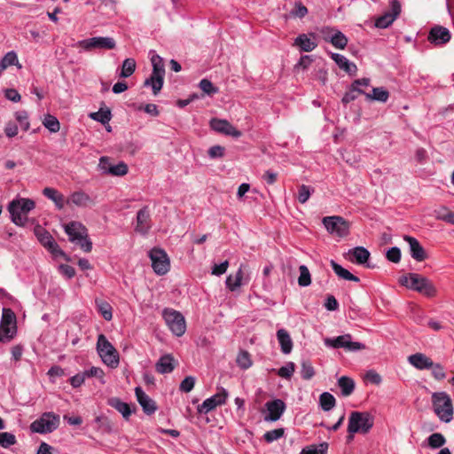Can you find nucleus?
I'll list each match as a JSON object with an SVG mask.
<instances>
[{
	"label": "nucleus",
	"instance_id": "obj_1",
	"mask_svg": "<svg viewBox=\"0 0 454 454\" xmlns=\"http://www.w3.org/2000/svg\"><path fill=\"white\" fill-rule=\"evenodd\" d=\"M35 207L33 200L27 198H16L8 205L12 222L17 226H25L27 222V215Z\"/></svg>",
	"mask_w": 454,
	"mask_h": 454
},
{
	"label": "nucleus",
	"instance_id": "obj_2",
	"mask_svg": "<svg viewBox=\"0 0 454 454\" xmlns=\"http://www.w3.org/2000/svg\"><path fill=\"white\" fill-rule=\"evenodd\" d=\"M399 283L406 288L416 291L427 297L436 295V288L434 284L426 277L417 273H408L400 278Z\"/></svg>",
	"mask_w": 454,
	"mask_h": 454
},
{
	"label": "nucleus",
	"instance_id": "obj_3",
	"mask_svg": "<svg viewBox=\"0 0 454 454\" xmlns=\"http://www.w3.org/2000/svg\"><path fill=\"white\" fill-rule=\"evenodd\" d=\"M65 231L71 242L76 244L80 248L89 253L92 249V242L88 237L86 227L79 223L73 221L65 225Z\"/></svg>",
	"mask_w": 454,
	"mask_h": 454
},
{
	"label": "nucleus",
	"instance_id": "obj_4",
	"mask_svg": "<svg viewBox=\"0 0 454 454\" xmlns=\"http://www.w3.org/2000/svg\"><path fill=\"white\" fill-rule=\"evenodd\" d=\"M433 409L439 419L449 423L453 418V405L450 395L444 392L432 394Z\"/></svg>",
	"mask_w": 454,
	"mask_h": 454
},
{
	"label": "nucleus",
	"instance_id": "obj_5",
	"mask_svg": "<svg viewBox=\"0 0 454 454\" xmlns=\"http://www.w3.org/2000/svg\"><path fill=\"white\" fill-rule=\"evenodd\" d=\"M374 419L369 412L352 411L348 419V432L351 434H367L373 427Z\"/></svg>",
	"mask_w": 454,
	"mask_h": 454
},
{
	"label": "nucleus",
	"instance_id": "obj_6",
	"mask_svg": "<svg viewBox=\"0 0 454 454\" xmlns=\"http://www.w3.org/2000/svg\"><path fill=\"white\" fill-rule=\"evenodd\" d=\"M97 351L103 363L111 368L119 365V354L104 334H99L97 340Z\"/></svg>",
	"mask_w": 454,
	"mask_h": 454
},
{
	"label": "nucleus",
	"instance_id": "obj_7",
	"mask_svg": "<svg viewBox=\"0 0 454 454\" xmlns=\"http://www.w3.org/2000/svg\"><path fill=\"white\" fill-rule=\"evenodd\" d=\"M59 425V417L53 412H44L39 419L33 421L30 429L34 433L48 434L53 432Z\"/></svg>",
	"mask_w": 454,
	"mask_h": 454
},
{
	"label": "nucleus",
	"instance_id": "obj_8",
	"mask_svg": "<svg viewBox=\"0 0 454 454\" xmlns=\"http://www.w3.org/2000/svg\"><path fill=\"white\" fill-rule=\"evenodd\" d=\"M164 320L169 330L177 337L184 335L186 330V324L184 316L174 309H165L163 310Z\"/></svg>",
	"mask_w": 454,
	"mask_h": 454
},
{
	"label": "nucleus",
	"instance_id": "obj_9",
	"mask_svg": "<svg viewBox=\"0 0 454 454\" xmlns=\"http://www.w3.org/2000/svg\"><path fill=\"white\" fill-rule=\"evenodd\" d=\"M325 345L328 348H344L348 351H358L361 349H364V344L353 341L352 336L349 333L340 335L334 338H326L324 340Z\"/></svg>",
	"mask_w": 454,
	"mask_h": 454
},
{
	"label": "nucleus",
	"instance_id": "obj_10",
	"mask_svg": "<svg viewBox=\"0 0 454 454\" xmlns=\"http://www.w3.org/2000/svg\"><path fill=\"white\" fill-rule=\"evenodd\" d=\"M149 257L152 261L153 270L157 275L163 276L168 272L170 262L167 253L163 249L157 247L152 248L149 252Z\"/></svg>",
	"mask_w": 454,
	"mask_h": 454
},
{
	"label": "nucleus",
	"instance_id": "obj_11",
	"mask_svg": "<svg viewBox=\"0 0 454 454\" xmlns=\"http://www.w3.org/2000/svg\"><path fill=\"white\" fill-rule=\"evenodd\" d=\"M323 224L328 232L345 237L349 232V223L341 216H325Z\"/></svg>",
	"mask_w": 454,
	"mask_h": 454
},
{
	"label": "nucleus",
	"instance_id": "obj_12",
	"mask_svg": "<svg viewBox=\"0 0 454 454\" xmlns=\"http://www.w3.org/2000/svg\"><path fill=\"white\" fill-rule=\"evenodd\" d=\"M77 45L84 51H91L93 49L112 50L116 46V43L113 37L109 36H95L77 43Z\"/></svg>",
	"mask_w": 454,
	"mask_h": 454
},
{
	"label": "nucleus",
	"instance_id": "obj_13",
	"mask_svg": "<svg viewBox=\"0 0 454 454\" xmlns=\"http://www.w3.org/2000/svg\"><path fill=\"white\" fill-rule=\"evenodd\" d=\"M217 389L218 391L216 394L204 400L203 403L197 407L199 413L207 414L215 407L225 403L229 395L228 391L222 387Z\"/></svg>",
	"mask_w": 454,
	"mask_h": 454
},
{
	"label": "nucleus",
	"instance_id": "obj_14",
	"mask_svg": "<svg viewBox=\"0 0 454 454\" xmlns=\"http://www.w3.org/2000/svg\"><path fill=\"white\" fill-rule=\"evenodd\" d=\"M390 10L386 12L375 20V27L387 28L397 19L401 12V4L398 0H390Z\"/></svg>",
	"mask_w": 454,
	"mask_h": 454
},
{
	"label": "nucleus",
	"instance_id": "obj_15",
	"mask_svg": "<svg viewBox=\"0 0 454 454\" xmlns=\"http://www.w3.org/2000/svg\"><path fill=\"white\" fill-rule=\"evenodd\" d=\"M249 280L247 266L241 264L234 276L230 275L227 277L225 284L227 288L233 292L240 287L241 285L247 284Z\"/></svg>",
	"mask_w": 454,
	"mask_h": 454
},
{
	"label": "nucleus",
	"instance_id": "obj_16",
	"mask_svg": "<svg viewBox=\"0 0 454 454\" xmlns=\"http://www.w3.org/2000/svg\"><path fill=\"white\" fill-rule=\"evenodd\" d=\"M321 33L325 35V41L330 42L335 48L343 50L348 44L347 36L340 30L333 27H325L321 29Z\"/></svg>",
	"mask_w": 454,
	"mask_h": 454
},
{
	"label": "nucleus",
	"instance_id": "obj_17",
	"mask_svg": "<svg viewBox=\"0 0 454 454\" xmlns=\"http://www.w3.org/2000/svg\"><path fill=\"white\" fill-rule=\"evenodd\" d=\"M265 421L275 422L280 419L286 411V403L281 399H275L265 403Z\"/></svg>",
	"mask_w": 454,
	"mask_h": 454
},
{
	"label": "nucleus",
	"instance_id": "obj_18",
	"mask_svg": "<svg viewBox=\"0 0 454 454\" xmlns=\"http://www.w3.org/2000/svg\"><path fill=\"white\" fill-rule=\"evenodd\" d=\"M151 214L148 206H144L137 213V223L135 231L142 235H145L149 232L152 223Z\"/></svg>",
	"mask_w": 454,
	"mask_h": 454
},
{
	"label": "nucleus",
	"instance_id": "obj_19",
	"mask_svg": "<svg viewBox=\"0 0 454 454\" xmlns=\"http://www.w3.org/2000/svg\"><path fill=\"white\" fill-rule=\"evenodd\" d=\"M210 127L216 132L233 137H239L241 136V132L226 120L214 118L210 121Z\"/></svg>",
	"mask_w": 454,
	"mask_h": 454
},
{
	"label": "nucleus",
	"instance_id": "obj_20",
	"mask_svg": "<svg viewBox=\"0 0 454 454\" xmlns=\"http://www.w3.org/2000/svg\"><path fill=\"white\" fill-rule=\"evenodd\" d=\"M135 395L138 403L142 407L143 411L146 415H152L157 411L156 403L145 393L142 387H137L135 388Z\"/></svg>",
	"mask_w": 454,
	"mask_h": 454
},
{
	"label": "nucleus",
	"instance_id": "obj_21",
	"mask_svg": "<svg viewBox=\"0 0 454 454\" xmlns=\"http://www.w3.org/2000/svg\"><path fill=\"white\" fill-rule=\"evenodd\" d=\"M450 32L442 26H435L431 28L427 39L434 45H442L450 40Z\"/></svg>",
	"mask_w": 454,
	"mask_h": 454
},
{
	"label": "nucleus",
	"instance_id": "obj_22",
	"mask_svg": "<svg viewBox=\"0 0 454 454\" xmlns=\"http://www.w3.org/2000/svg\"><path fill=\"white\" fill-rule=\"evenodd\" d=\"M315 39L316 35L314 33L301 34L294 39V46L298 47L301 51L310 52L317 47Z\"/></svg>",
	"mask_w": 454,
	"mask_h": 454
},
{
	"label": "nucleus",
	"instance_id": "obj_23",
	"mask_svg": "<svg viewBox=\"0 0 454 454\" xmlns=\"http://www.w3.org/2000/svg\"><path fill=\"white\" fill-rule=\"evenodd\" d=\"M370 252L364 247H356L347 253V259L358 265H364L370 258Z\"/></svg>",
	"mask_w": 454,
	"mask_h": 454
},
{
	"label": "nucleus",
	"instance_id": "obj_24",
	"mask_svg": "<svg viewBox=\"0 0 454 454\" xmlns=\"http://www.w3.org/2000/svg\"><path fill=\"white\" fill-rule=\"evenodd\" d=\"M403 239L408 243L411 256L417 262H422L427 259V254L424 247L420 245L417 239L404 235Z\"/></svg>",
	"mask_w": 454,
	"mask_h": 454
},
{
	"label": "nucleus",
	"instance_id": "obj_25",
	"mask_svg": "<svg viewBox=\"0 0 454 454\" xmlns=\"http://www.w3.org/2000/svg\"><path fill=\"white\" fill-rule=\"evenodd\" d=\"M408 362L418 370H429L433 361L423 353H415L408 356Z\"/></svg>",
	"mask_w": 454,
	"mask_h": 454
},
{
	"label": "nucleus",
	"instance_id": "obj_26",
	"mask_svg": "<svg viewBox=\"0 0 454 454\" xmlns=\"http://www.w3.org/2000/svg\"><path fill=\"white\" fill-rule=\"evenodd\" d=\"M36 235L41 244L48 248L51 253L54 254L61 253L59 245L49 232L44 230L36 231Z\"/></svg>",
	"mask_w": 454,
	"mask_h": 454
},
{
	"label": "nucleus",
	"instance_id": "obj_27",
	"mask_svg": "<svg viewBox=\"0 0 454 454\" xmlns=\"http://www.w3.org/2000/svg\"><path fill=\"white\" fill-rule=\"evenodd\" d=\"M67 204H73L76 207H86L93 203L89 194L82 191H77L71 193L67 200Z\"/></svg>",
	"mask_w": 454,
	"mask_h": 454
},
{
	"label": "nucleus",
	"instance_id": "obj_28",
	"mask_svg": "<svg viewBox=\"0 0 454 454\" xmlns=\"http://www.w3.org/2000/svg\"><path fill=\"white\" fill-rule=\"evenodd\" d=\"M332 59L336 65L348 74H355L357 67L355 63L349 61L344 55L340 53H331Z\"/></svg>",
	"mask_w": 454,
	"mask_h": 454
},
{
	"label": "nucleus",
	"instance_id": "obj_29",
	"mask_svg": "<svg viewBox=\"0 0 454 454\" xmlns=\"http://www.w3.org/2000/svg\"><path fill=\"white\" fill-rule=\"evenodd\" d=\"M43 194L49 200L54 202L55 207L61 210L65 207V204L67 203V200L64 197V195L59 192L58 190L51 188V187H45L43 190Z\"/></svg>",
	"mask_w": 454,
	"mask_h": 454
},
{
	"label": "nucleus",
	"instance_id": "obj_30",
	"mask_svg": "<svg viewBox=\"0 0 454 454\" xmlns=\"http://www.w3.org/2000/svg\"><path fill=\"white\" fill-rule=\"evenodd\" d=\"M277 339L280 345V349L283 354H290L293 349V340L289 333L282 328L277 332Z\"/></svg>",
	"mask_w": 454,
	"mask_h": 454
},
{
	"label": "nucleus",
	"instance_id": "obj_31",
	"mask_svg": "<svg viewBox=\"0 0 454 454\" xmlns=\"http://www.w3.org/2000/svg\"><path fill=\"white\" fill-rule=\"evenodd\" d=\"M155 368L160 374L170 373L175 369L173 356L171 355L162 356L156 363Z\"/></svg>",
	"mask_w": 454,
	"mask_h": 454
},
{
	"label": "nucleus",
	"instance_id": "obj_32",
	"mask_svg": "<svg viewBox=\"0 0 454 454\" xmlns=\"http://www.w3.org/2000/svg\"><path fill=\"white\" fill-rule=\"evenodd\" d=\"M364 96L368 101L386 103L389 98V92L384 87H375L372 88V93L365 92Z\"/></svg>",
	"mask_w": 454,
	"mask_h": 454
},
{
	"label": "nucleus",
	"instance_id": "obj_33",
	"mask_svg": "<svg viewBox=\"0 0 454 454\" xmlns=\"http://www.w3.org/2000/svg\"><path fill=\"white\" fill-rule=\"evenodd\" d=\"M108 404L118 411L125 419H129L132 413L129 404L122 402L120 398L113 397L109 399Z\"/></svg>",
	"mask_w": 454,
	"mask_h": 454
},
{
	"label": "nucleus",
	"instance_id": "obj_34",
	"mask_svg": "<svg viewBox=\"0 0 454 454\" xmlns=\"http://www.w3.org/2000/svg\"><path fill=\"white\" fill-rule=\"evenodd\" d=\"M163 83L164 76L152 74L151 76L145 81L144 86L151 87L153 95L156 96L161 90Z\"/></svg>",
	"mask_w": 454,
	"mask_h": 454
},
{
	"label": "nucleus",
	"instance_id": "obj_35",
	"mask_svg": "<svg viewBox=\"0 0 454 454\" xmlns=\"http://www.w3.org/2000/svg\"><path fill=\"white\" fill-rule=\"evenodd\" d=\"M331 266L334 273L340 278L348 280V281H354V282H359L360 279L358 277L353 275L351 272H349L348 270L343 268L341 265L334 262L333 260L331 261Z\"/></svg>",
	"mask_w": 454,
	"mask_h": 454
},
{
	"label": "nucleus",
	"instance_id": "obj_36",
	"mask_svg": "<svg viewBox=\"0 0 454 454\" xmlns=\"http://www.w3.org/2000/svg\"><path fill=\"white\" fill-rule=\"evenodd\" d=\"M149 55L151 57V63L153 66V74H158L164 76L165 75V67H164V62L160 56H159L155 51H150Z\"/></svg>",
	"mask_w": 454,
	"mask_h": 454
},
{
	"label": "nucleus",
	"instance_id": "obj_37",
	"mask_svg": "<svg viewBox=\"0 0 454 454\" xmlns=\"http://www.w3.org/2000/svg\"><path fill=\"white\" fill-rule=\"evenodd\" d=\"M338 386L340 388L343 396L350 395L355 389V381L347 376H341L338 380Z\"/></svg>",
	"mask_w": 454,
	"mask_h": 454
},
{
	"label": "nucleus",
	"instance_id": "obj_38",
	"mask_svg": "<svg viewBox=\"0 0 454 454\" xmlns=\"http://www.w3.org/2000/svg\"><path fill=\"white\" fill-rule=\"evenodd\" d=\"M90 118L102 124H108L112 119L111 110L109 108H100L98 112L90 113Z\"/></svg>",
	"mask_w": 454,
	"mask_h": 454
},
{
	"label": "nucleus",
	"instance_id": "obj_39",
	"mask_svg": "<svg viewBox=\"0 0 454 454\" xmlns=\"http://www.w3.org/2000/svg\"><path fill=\"white\" fill-rule=\"evenodd\" d=\"M135 70H136L135 59H131V58L126 59L122 62L121 72L119 73V77L128 78L133 74Z\"/></svg>",
	"mask_w": 454,
	"mask_h": 454
},
{
	"label": "nucleus",
	"instance_id": "obj_40",
	"mask_svg": "<svg viewBox=\"0 0 454 454\" xmlns=\"http://www.w3.org/2000/svg\"><path fill=\"white\" fill-rule=\"evenodd\" d=\"M319 403L323 411H329L335 406V397L329 392H324L319 396Z\"/></svg>",
	"mask_w": 454,
	"mask_h": 454
},
{
	"label": "nucleus",
	"instance_id": "obj_41",
	"mask_svg": "<svg viewBox=\"0 0 454 454\" xmlns=\"http://www.w3.org/2000/svg\"><path fill=\"white\" fill-rule=\"evenodd\" d=\"M16 334L15 325H6L0 324V342H9Z\"/></svg>",
	"mask_w": 454,
	"mask_h": 454
},
{
	"label": "nucleus",
	"instance_id": "obj_42",
	"mask_svg": "<svg viewBox=\"0 0 454 454\" xmlns=\"http://www.w3.org/2000/svg\"><path fill=\"white\" fill-rule=\"evenodd\" d=\"M43 125L51 133H57L60 129V123L57 117L50 114L44 115Z\"/></svg>",
	"mask_w": 454,
	"mask_h": 454
},
{
	"label": "nucleus",
	"instance_id": "obj_43",
	"mask_svg": "<svg viewBox=\"0 0 454 454\" xmlns=\"http://www.w3.org/2000/svg\"><path fill=\"white\" fill-rule=\"evenodd\" d=\"M0 64L2 68L6 69L11 66H17L21 68V65L19 63L18 55L14 51H8L1 59Z\"/></svg>",
	"mask_w": 454,
	"mask_h": 454
},
{
	"label": "nucleus",
	"instance_id": "obj_44",
	"mask_svg": "<svg viewBox=\"0 0 454 454\" xmlns=\"http://www.w3.org/2000/svg\"><path fill=\"white\" fill-rule=\"evenodd\" d=\"M328 443L324 442L318 445H309L303 448L300 454H327Z\"/></svg>",
	"mask_w": 454,
	"mask_h": 454
},
{
	"label": "nucleus",
	"instance_id": "obj_45",
	"mask_svg": "<svg viewBox=\"0 0 454 454\" xmlns=\"http://www.w3.org/2000/svg\"><path fill=\"white\" fill-rule=\"evenodd\" d=\"M364 95L365 91L363 89H356L351 84L348 90L343 95L341 102L347 105L358 98V95Z\"/></svg>",
	"mask_w": 454,
	"mask_h": 454
},
{
	"label": "nucleus",
	"instance_id": "obj_46",
	"mask_svg": "<svg viewBox=\"0 0 454 454\" xmlns=\"http://www.w3.org/2000/svg\"><path fill=\"white\" fill-rule=\"evenodd\" d=\"M446 442V439L441 433H434L427 438V444L432 449L442 447Z\"/></svg>",
	"mask_w": 454,
	"mask_h": 454
},
{
	"label": "nucleus",
	"instance_id": "obj_47",
	"mask_svg": "<svg viewBox=\"0 0 454 454\" xmlns=\"http://www.w3.org/2000/svg\"><path fill=\"white\" fill-rule=\"evenodd\" d=\"M16 121L20 123L21 129L27 131L30 128L29 116L26 110H20L14 113Z\"/></svg>",
	"mask_w": 454,
	"mask_h": 454
},
{
	"label": "nucleus",
	"instance_id": "obj_48",
	"mask_svg": "<svg viewBox=\"0 0 454 454\" xmlns=\"http://www.w3.org/2000/svg\"><path fill=\"white\" fill-rule=\"evenodd\" d=\"M299 271L298 285L302 287L309 286L311 284V276L308 267L306 265H301Z\"/></svg>",
	"mask_w": 454,
	"mask_h": 454
},
{
	"label": "nucleus",
	"instance_id": "obj_49",
	"mask_svg": "<svg viewBox=\"0 0 454 454\" xmlns=\"http://www.w3.org/2000/svg\"><path fill=\"white\" fill-rule=\"evenodd\" d=\"M237 364L242 369L247 370L252 366L250 354L246 350H241L236 359Z\"/></svg>",
	"mask_w": 454,
	"mask_h": 454
},
{
	"label": "nucleus",
	"instance_id": "obj_50",
	"mask_svg": "<svg viewBox=\"0 0 454 454\" xmlns=\"http://www.w3.org/2000/svg\"><path fill=\"white\" fill-rule=\"evenodd\" d=\"M97 308L98 312L106 320L110 321L113 317L112 307L105 301H96Z\"/></svg>",
	"mask_w": 454,
	"mask_h": 454
},
{
	"label": "nucleus",
	"instance_id": "obj_51",
	"mask_svg": "<svg viewBox=\"0 0 454 454\" xmlns=\"http://www.w3.org/2000/svg\"><path fill=\"white\" fill-rule=\"evenodd\" d=\"M315 375L314 368L309 360H303L301 364V376L303 380H309Z\"/></svg>",
	"mask_w": 454,
	"mask_h": 454
},
{
	"label": "nucleus",
	"instance_id": "obj_52",
	"mask_svg": "<svg viewBox=\"0 0 454 454\" xmlns=\"http://www.w3.org/2000/svg\"><path fill=\"white\" fill-rule=\"evenodd\" d=\"M199 87L205 94L208 96H213L219 91V89L207 79H202L199 83Z\"/></svg>",
	"mask_w": 454,
	"mask_h": 454
},
{
	"label": "nucleus",
	"instance_id": "obj_53",
	"mask_svg": "<svg viewBox=\"0 0 454 454\" xmlns=\"http://www.w3.org/2000/svg\"><path fill=\"white\" fill-rule=\"evenodd\" d=\"M285 434V429L284 428H276V429H273V430H270V431H267L264 434H263V439L266 442L268 443H271L273 442L274 441H277L278 439H280L281 437H283Z\"/></svg>",
	"mask_w": 454,
	"mask_h": 454
},
{
	"label": "nucleus",
	"instance_id": "obj_54",
	"mask_svg": "<svg viewBox=\"0 0 454 454\" xmlns=\"http://www.w3.org/2000/svg\"><path fill=\"white\" fill-rule=\"evenodd\" d=\"M128 165L123 161L119 162L116 165H113L110 168H108V175L114 176H122L128 173Z\"/></svg>",
	"mask_w": 454,
	"mask_h": 454
},
{
	"label": "nucleus",
	"instance_id": "obj_55",
	"mask_svg": "<svg viewBox=\"0 0 454 454\" xmlns=\"http://www.w3.org/2000/svg\"><path fill=\"white\" fill-rule=\"evenodd\" d=\"M295 371V364L293 362H287L278 371V375L283 379H290Z\"/></svg>",
	"mask_w": 454,
	"mask_h": 454
},
{
	"label": "nucleus",
	"instance_id": "obj_56",
	"mask_svg": "<svg viewBox=\"0 0 454 454\" xmlns=\"http://www.w3.org/2000/svg\"><path fill=\"white\" fill-rule=\"evenodd\" d=\"M17 442L16 437L13 434L9 432L0 433V446L3 448H9Z\"/></svg>",
	"mask_w": 454,
	"mask_h": 454
},
{
	"label": "nucleus",
	"instance_id": "obj_57",
	"mask_svg": "<svg viewBox=\"0 0 454 454\" xmlns=\"http://www.w3.org/2000/svg\"><path fill=\"white\" fill-rule=\"evenodd\" d=\"M308 14L307 7L301 2L294 4V9L290 12V15L294 18L302 19Z\"/></svg>",
	"mask_w": 454,
	"mask_h": 454
},
{
	"label": "nucleus",
	"instance_id": "obj_58",
	"mask_svg": "<svg viewBox=\"0 0 454 454\" xmlns=\"http://www.w3.org/2000/svg\"><path fill=\"white\" fill-rule=\"evenodd\" d=\"M432 375L436 380H442L446 378V372L443 366L441 364H434L430 367Z\"/></svg>",
	"mask_w": 454,
	"mask_h": 454
},
{
	"label": "nucleus",
	"instance_id": "obj_59",
	"mask_svg": "<svg viewBox=\"0 0 454 454\" xmlns=\"http://www.w3.org/2000/svg\"><path fill=\"white\" fill-rule=\"evenodd\" d=\"M0 324L15 325V315L10 309H3V315Z\"/></svg>",
	"mask_w": 454,
	"mask_h": 454
},
{
	"label": "nucleus",
	"instance_id": "obj_60",
	"mask_svg": "<svg viewBox=\"0 0 454 454\" xmlns=\"http://www.w3.org/2000/svg\"><path fill=\"white\" fill-rule=\"evenodd\" d=\"M195 385V378L192 376L185 377L180 383L179 389L182 392L189 393L192 390Z\"/></svg>",
	"mask_w": 454,
	"mask_h": 454
},
{
	"label": "nucleus",
	"instance_id": "obj_61",
	"mask_svg": "<svg viewBox=\"0 0 454 454\" xmlns=\"http://www.w3.org/2000/svg\"><path fill=\"white\" fill-rule=\"evenodd\" d=\"M386 257L389 262L398 263L401 260V250L397 247L389 248L386 253Z\"/></svg>",
	"mask_w": 454,
	"mask_h": 454
},
{
	"label": "nucleus",
	"instance_id": "obj_62",
	"mask_svg": "<svg viewBox=\"0 0 454 454\" xmlns=\"http://www.w3.org/2000/svg\"><path fill=\"white\" fill-rule=\"evenodd\" d=\"M83 372H84L86 378L95 377V378L101 380L102 383H105V381L103 380L105 373H104V371L100 367L92 366L91 368L84 371Z\"/></svg>",
	"mask_w": 454,
	"mask_h": 454
},
{
	"label": "nucleus",
	"instance_id": "obj_63",
	"mask_svg": "<svg viewBox=\"0 0 454 454\" xmlns=\"http://www.w3.org/2000/svg\"><path fill=\"white\" fill-rule=\"evenodd\" d=\"M310 194V188L305 184H302L299 187L297 199L301 204H303L308 201Z\"/></svg>",
	"mask_w": 454,
	"mask_h": 454
},
{
	"label": "nucleus",
	"instance_id": "obj_64",
	"mask_svg": "<svg viewBox=\"0 0 454 454\" xmlns=\"http://www.w3.org/2000/svg\"><path fill=\"white\" fill-rule=\"evenodd\" d=\"M18 125L13 121H8L4 127V134L7 137L12 138L18 135Z\"/></svg>",
	"mask_w": 454,
	"mask_h": 454
}]
</instances>
